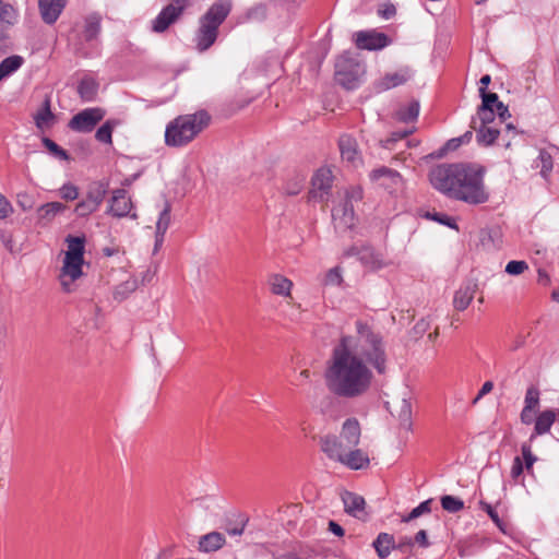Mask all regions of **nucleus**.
Returning <instances> with one entry per match:
<instances>
[{"mask_svg":"<svg viewBox=\"0 0 559 559\" xmlns=\"http://www.w3.org/2000/svg\"><path fill=\"white\" fill-rule=\"evenodd\" d=\"M396 13V9L392 3H384L378 9V14L385 20L393 17Z\"/></svg>","mask_w":559,"mask_h":559,"instance_id":"13d9d810","label":"nucleus"},{"mask_svg":"<svg viewBox=\"0 0 559 559\" xmlns=\"http://www.w3.org/2000/svg\"><path fill=\"white\" fill-rule=\"evenodd\" d=\"M369 462L370 461L367 453H365L362 450L349 449L340 463L344 464L350 469H362L369 465Z\"/></svg>","mask_w":559,"mask_h":559,"instance_id":"bb28decb","label":"nucleus"},{"mask_svg":"<svg viewBox=\"0 0 559 559\" xmlns=\"http://www.w3.org/2000/svg\"><path fill=\"white\" fill-rule=\"evenodd\" d=\"M539 390L535 386H530L526 390L524 399V407L520 414L521 423L531 425L534 421V416L539 408Z\"/></svg>","mask_w":559,"mask_h":559,"instance_id":"dca6fc26","label":"nucleus"},{"mask_svg":"<svg viewBox=\"0 0 559 559\" xmlns=\"http://www.w3.org/2000/svg\"><path fill=\"white\" fill-rule=\"evenodd\" d=\"M67 210V205L61 202H48L40 205L36 210V216L38 223L47 225L53 221V218L63 213Z\"/></svg>","mask_w":559,"mask_h":559,"instance_id":"5701e85b","label":"nucleus"},{"mask_svg":"<svg viewBox=\"0 0 559 559\" xmlns=\"http://www.w3.org/2000/svg\"><path fill=\"white\" fill-rule=\"evenodd\" d=\"M362 199V190L355 187L346 191L345 202L353 204V201H360Z\"/></svg>","mask_w":559,"mask_h":559,"instance_id":"680f3d73","label":"nucleus"},{"mask_svg":"<svg viewBox=\"0 0 559 559\" xmlns=\"http://www.w3.org/2000/svg\"><path fill=\"white\" fill-rule=\"evenodd\" d=\"M413 132H414V129H405L403 131H394L391 133V135L388 139L381 140L380 143H381L382 147H384L386 150H392L394 147L395 142L406 139Z\"/></svg>","mask_w":559,"mask_h":559,"instance_id":"c03bdc74","label":"nucleus"},{"mask_svg":"<svg viewBox=\"0 0 559 559\" xmlns=\"http://www.w3.org/2000/svg\"><path fill=\"white\" fill-rule=\"evenodd\" d=\"M108 191V183L105 181H95L91 183L87 188L85 199L88 200L94 206L99 209L103 201L106 198Z\"/></svg>","mask_w":559,"mask_h":559,"instance_id":"c756f323","label":"nucleus"},{"mask_svg":"<svg viewBox=\"0 0 559 559\" xmlns=\"http://www.w3.org/2000/svg\"><path fill=\"white\" fill-rule=\"evenodd\" d=\"M373 547L381 559L386 558L394 545V537L388 533H380L373 542Z\"/></svg>","mask_w":559,"mask_h":559,"instance_id":"473e14b6","label":"nucleus"},{"mask_svg":"<svg viewBox=\"0 0 559 559\" xmlns=\"http://www.w3.org/2000/svg\"><path fill=\"white\" fill-rule=\"evenodd\" d=\"M481 97V105L491 107L495 109V106L500 102L498 98V95L496 93H488L485 92L484 94H480Z\"/></svg>","mask_w":559,"mask_h":559,"instance_id":"bf43d9fd","label":"nucleus"},{"mask_svg":"<svg viewBox=\"0 0 559 559\" xmlns=\"http://www.w3.org/2000/svg\"><path fill=\"white\" fill-rule=\"evenodd\" d=\"M533 167L539 168V174L544 178H547L554 167L552 156L547 151L540 150L538 156L533 163Z\"/></svg>","mask_w":559,"mask_h":559,"instance_id":"e433bc0d","label":"nucleus"},{"mask_svg":"<svg viewBox=\"0 0 559 559\" xmlns=\"http://www.w3.org/2000/svg\"><path fill=\"white\" fill-rule=\"evenodd\" d=\"M225 537L222 533L211 532L201 536L199 548L204 552H212L221 549L225 545Z\"/></svg>","mask_w":559,"mask_h":559,"instance_id":"c85d7f7f","label":"nucleus"},{"mask_svg":"<svg viewBox=\"0 0 559 559\" xmlns=\"http://www.w3.org/2000/svg\"><path fill=\"white\" fill-rule=\"evenodd\" d=\"M493 389V383L491 381H486L480 390L478 391L477 395L474 397L473 400V404H477L485 395H487L488 393H490Z\"/></svg>","mask_w":559,"mask_h":559,"instance_id":"052dcab7","label":"nucleus"},{"mask_svg":"<svg viewBox=\"0 0 559 559\" xmlns=\"http://www.w3.org/2000/svg\"><path fill=\"white\" fill-rule=\"evenodd\" d=\"M43 144L56 157H59L60 159H68L69 158L67 152L62 147H60L56 142L50 140L49 138H44L43 139Z\"/></svg>","mask_w":559,"mask_h":559,"instance_id":"3c124183","label":"nucleus"},{"mask_svg":"<svg viewBox=\"0 0 559 559\" xmlns=\"http://www.w3.org/2000/svg\"><path fill=\"white\" fill-rule=\"evenodd\" d=\"M67 3L68 0H38L41 20L48 25L55 24L67 7Z\"/></svg>","mask_w":559,"mask_h":559,"instance_id":"4468645a","label":"nucleus"},{"mask_svg":"<svg viewBox=\"0 0 559 559\" xmlns=\"http://www.w3.org/2000/svg\"><path fill=\"white\" fill-rule=\"evenodd\" d=\"M477 289L478 284L475 281L468 280L464 282L454 294L453 307L457 311H464L465 309H467V307L474 299Z\"/></svg>","mask_w":559,"mask_h":559,"instance_id":"a211bd4d","label":"nucleus"},{"mask_svg":"<svg viewBox=\"0 0 559 559\" xmlns=\"http://www.w3.org/2000/svg\"><path fill=\"white\" fill-rule=\"evenodd\" d=\"M463 164H441L433 167L429 173V180L432 187L452 199Z\"/></svg>","mask_w":559,"mask_h":559,"instance_id":"423d86ee","label":"nucleus"},{"mask_svg":"<svg viewBox=\"0 0 559 559\" xmlns=\"http://www.w3.org/2000/svg\"><path fill=\"white\" fill-rule=\"evenodd\" d=\"M321 450L331 460L341 462L350 448H346V443L334 435H328L320 440Z\"/></svg>","mask_w":559,"mask_h":559,"instance_id":"ddd939ff","label":"nucleus"},{"mask_svg":"<svg viewBox=\"0 0 559 559\" xmlns=\"http://www.w3.org/2000/svg\"><path fill=\"white\" fill-rule=\"evenodd\" d=\"M370 179L379 182L391 194L402 191L404 187L401 174L385 166L373 169L370 173Z\"/></svg>","mask_w":559,"mask_h":559,"instance_id":"1a4fd4ad","label":"nucleus"},{"mask_svg":"<svg viewBox=\"0 0 559 559\" xmlns=\"http://www.w3.org/2000/svg\"><path fill=\"white\" fill-rule=\"evenodd\" d=\"M332 188V173L328 168H320L312 178V195L321 201L325 200Z\"/></svg>","mask_w":559,"mask_h":559,"instance_id":"6ab92c4d","label":"nucleus"},{"mask_svg":"<svg viewBox=\"0 0 559 559\" xmlns=\"http://www.w3.org/2000/svg\"><path fill=\"white\" fill-rule=\"evenodd\" d=\"M117 124L118 122L116 120H107L97 129L95 133V139L100 143L111 144L112 131Z\"/></svg>","mask_w":559,"mask_h":559,"instance_id":"ea45409f","label":"nucleus"},{"mask_svg":"<svg viewBox=\"0 0 559 559\" xmlns=\"http://www.w3.org/2000/svg\"><path fill=\"white\" fill-rule=\"evenodd\" d=\"M133 203L131 198L128 195L127 190L116 189L111 193V198L108 200V209L106 213L112 217L122 218L129 216L132 219L138 218V214L132 212Z\"/></svg>","mask_w":559,"mask_h":559,"instance_id":"0eeeda50","label":"nucleus"},{"mask_svg":"<svg viewBox=\"0 0 559 559\" xmlns=\"http://www.w3.org/2000/svg\"><path fill=\"white\" fill-rule=\"evenodd\" d=\"M556 420V412L552 409H546L539 413L536 417L534 416V433L531 436V440L536 436L547 433Z\"/></svg>","mask_w":559,"mask_h":559,"instance_id":"b1692460","label":"nucleus"},{"mask_svg":"<svg viewBox=\"0 0 559 559\" xmlns=\"http://www.w3.org/2000/svg\"><path fill=\"white\" fill-rule=\"evenodd\" d=\"M56 117L50 109V100L45 99L41 107L34 115V121L36 127L44 131L50 128L55 123Z\"/></svg>","mask_w":559,"mask_h":559,"instance_id":"cd10ccee","label":"nucleus"},{"mask_svg":"<svg viewBox=\"0 0 559 559\" xmlns=\"http://www.w3.org/2000/svg\"><path fill=\"white\" fill-rule=\"evenodd\" d=\"M340 438L346 443V448H355L360 440V425L359 421L352 417L347 418L343 425Z\"/></svg>","mask_w":559,"mask_h":559,"instance_id":"412c9836","label":"nucleus"},{"mask_svg":"<svg viewBox=\"0 0 559 559\" xmlns=\"http://www.w3.org/2000/svg\"><path fill=\"white\" fill-rule=\"evenodd\" d=\"M484 510L490 516V519L500 527V518L496 510L490 504H485Z\"/></svg>","mask_w":559,"mask_h":559,"instance_id":"338daca9","label":"nucleus"},{"mask_svg":"<svg viewBox=\"0 0 559 559\" xmlns=\"http://www.w3.org/2000/svg\"><path fill=\"white\" fill-rule=\"evenodd\" d=\"M19 11L11 3L0 0V23L12 26L17 22Z\"/></svg>","mask_w":559,"mask_h":559,"instance_id":"f704fd0d","label":"nucleus"},{"mask_svg":"<svg viewBox=\"0 0 559 559\" xmlns=\"http://www.w3.org/2000/svg\"><path fill=\"white\" fill-rule=\"evenodd\" d=\"M332 218L336 227L350 228L354 226V207L349 202H345L332 210Z\"/></svg>","mask_w":559,"mask_h":559,"instance_id":"4be33fe9","label":"nucleus"},{"mask_svg":"<svg viewBox=\"0 0 559 559\" xmlns=\"http://www.w3.org/2000/svg\"><path fill=\"white\" fill-rule=\"evenodd\" d=\"M523 460H524V467L530 473L533 468V465L536 461V456L533 455L531 447L528 444H523L521 448Z\"/></svg>","mask_w":559,"mask_h":559,"instance_id":"5fc2aeb1","label":"nucleus"},{"mask_svg":"<svg viewBox=\"0 0 559 559\" xmlns=\"http://www.w3.org/2000/svg\"><path fill=\"white\" fill-rule=\"evenodd\" d=\"M475 130L477 142L485 146L491 145L500 134L498 129L487 126H478Z\"/></svg>","mask_w":559,"mask_h":559,"instance_id":"c9c22d12","label":"nucleus"},{"mask_svg":"<svg viewBox=\"0 0 559 559\" xmlns=\"http://www.w3.org/2000/svg\"><path fill=\"white\" fill-rule=\"evenodd\" d=\"M170 212L171 206L168 202H166L156 222V231L166 234L171 221Z\"/></svg>","mask_w":559,"mask_h":559,"instance_id":"79ce46f5","label":"nucleus"},{"mask_svg":"<svg viewBox=\"0 0 559 559\" xmlns=\"http://www.w3.org/2000/svg\"><path fill=\"white\" fill-rule=\"evenodd\" d=\"M59 197L64 201H74L79 198V188L71 183L67 182L62 185L58 190Z\"/></svg>","mask_w":559,"mask_h":559,"instance_id":"49530a36","label":"nucleus"},{"mask_svg":"<svg viewBox=\"0 0 559 559\" xmlns=\"http://www.w3.org/2000/svg\"><path fill=\"white\" fill-rule=\"evenodd\" d=\"M104 116L105 110L99 107L83 109L71 118L69 128L76 132H91L103 120Z\"/></svg>","mask_w":559,"mask_h":559,"instance_id":"6e6552de","label":"nucleus"},{"mask_svg":"<svg viewBox=\"0 0 559 559\" xmlns=\"http://www.w3.org/2000/svg\"><path fill=\"white\" fill-rule=\"evenodd\" d=\"M496 111L491 107L480 105L477 110L476 117L472 120L473 129H477L478 126H487L495 120Z\"/></svg>","mask_w":559,"mask_h":559,"instance_id":"4c0bfd02","label":"nucleus"},{"mask_svg":"<svg viewBox=\"0 0 559 559\" xmlns=\"http://www.w3.org/2000/svg\"><path fill=\"white\" fill-rule=\"evenodd\" d=\"M185 4L175 3L174 0L167 4L152 21V31L155 33L165 32L173 23H175L183 13Z\"/></svg>","mask_w":559,"mask_h":559,"instance_id":"9b49d317","label":"nucleus"},{"mask_svg":"<svg viewBox=\"0 0 559 559\" xmlns=\"http://www.w3.org/2000/svg\"><path fill=\"white\" fill-rule=\"evenodd\" d=\"M231 8V0H217L200 17V25L195 34V45L199 51L207 50L215 43L218 28L229 15Z\"/></svg>","mask_w":559,"mask_h":559,"instance_id":"20e7f679","label":"nucleus"},{"mask_svg":"<svg viewBox=\"0 0 559 559\" xmlns=\"http://www.w3.org/2000/svg\"><path fill=\"white\" fill-rule=\"evenodd\" d=\"M415 542L421 547L427 548L429 546L427 532L425 530L418 531L415 535Z\"/></svg>","mask_w":559,"mask_h":559,"instance_id":"e2e57ef3","label":"nucleus"},{"mask_svg":"<svg viewBox=\"0 0 559 559\" xmlns=\"http://www.w3.org/2000/svg\"><path fill=\"white\" fill-rule=\"evenodd\" d=\"M431 500H426L420 502L416 508H414L406 516L402 519L403 522H411L417 518H419L423 514L429 513L431 511L430 509Z\"/></svg>","mask_w":559,"mask_h":559,"instance_id":"a18cd8bd","label":"nucleus"},{"mask_svg":"<svg viewBox=\"0 0 559 559\" xmlns=\"http://www.w3.org/2000/svg\"><path fill=\"white\" fill-rule=\"evenodd\" d=\"M441 507L450 513H456L464 508V502L457 497L447 495L441 498Z\"/></svg>","mask_w":559,"mask_h":559,"instance_id":"a19ab883","label":"nucleus"},{"mask_svg":"<svg viewBox=\"0 0 559 559\" xmlns=\"http://www.w3.org/2000/svg\"><path fill=\"white\" fill-rule=\"evenodd\" d=\"M68 250L64 258L84 259L85 238L78 236H68L66 239Z\"/></svg>","mask_w":559,"mask_h":559,"instance_id":"2f4dec72","label":"nucleus"},{"mask_svg":"<svg viewBox=\"0 0 559 559\" xmlns=\"http://www.w3.org/2000/svg\"><path fill=\"white\" fill-rule=\"evenodd\" d=\"M524 465H523V461L520 456H515L513 459V463H512V467H511V477L514 479V480H518L519 477L523 474V471H524Z\"/></svg>","mask_w":559,"mask_h":559,"instance_id":"4d7b16f0","label":"nucleus"},{"mask_svg":"<svg viewBox=\"0 0 559 559\" xmlns=\"http://www.w3.org/2000/svg\"><path fill=\"white\" fill-rule=\"evenodd\" d=\"M537 275H538L537 281H538V283L540 285H543V286L549 285L550 277H549L548 273L545 270L538 269Z\"/></svg>","mask_w":559,"mask_h":559,"instance_id":"774afa93","label":"nucleus"},{"mask_svg":"<svg viewBox=\"0 0 559 559\" xmlns=\"http://www.w3.org/2000/svg\"><path fill=\"white\" fill-rule=\"evenodd\" d=\"M211 121L205 110L180 115L169 121L165 129V144L169 147H183L191 143Z\"/></svg>","mask_w":559,"mask_h":559,"instance_id":"f03ea898","label":"nucleus"},{"mask_svg":"<svg viewBox=\"0 0 559 559\" xmlns=\"http://www.w3.org/2000/svg\"><path fill=\"white\" fill-rule=\"evenodd\" d=\"M100 32V23L97 20H88L84 28V37L86 40L95 39Z\"/></svg>","mask_w":559,"mask_h":559,"instance_id":"864d4df0","label":"nucleus"},{"mask_svg":"<svg viewBox=\"0 0 559 559\" xmlns=\"http://www.w3.org/2000/svg\"><path fill=\"white\" fill-rule=\"evenodd\" d=\"M271 292L274 295L292 297L293 282L281 274H272L267 280Z\"/></svg>","mask_w":559,"mask_h":559,"instance_id":"a878e982","label":"nucleus"},{"mask_svg":"<svg viewBox=\"0 0 559 559\" xmlns=\"http://www.w3.org/2000/svg\"><path fill=\"white\" fill-rule=\"evenodd\" d=\"M13 213V206L11 202L0 193V219L9 217Z\"/></svg>","mask_w":559,"mask_h":559,"instance_id":"6e6d98bb","label":"nucleus"},{"mask_svg":"<svg viewBox=\"0 0 559 559\" xmlns=\"http://www.w3.org/2000/svg\"><path fill=\"white\" fill-rule=\"evenodd\" d=\"M99 84L92 76H84L78 85V93L82 100L94 102L98 93Z\"/></svg>","mask_w":559,"mask_h":559,"instance_id":"7c9ffc66","label":"nucleus"},{"mask_svg":"<svg viewBox=\"0 0 559 559\" xmlns=\"http://www.w3.org/2000/svg\"><path fill=\"white\" fill-rule=\"evenodd\" d=\"M16 204L22 211L27 212L34 207L35 200L28 192L20 191L16 193Z\"/></svg>","mask_w":559,"mask_h":559,"instance_id":"09e8293b","label":"nucleus"},{"mask_svg":"<svg viewBox=\"0 0 559 559\" xmlns=\"http://www.w3.org/2000/svg\"><path fill=\"white\" fill-rule=\"evenodd\" d=\"M98 209L94 206L88 200L83 198L80 202L76 203L74 207V213L78 217H87L91 214L95 213Z\"/></svg>","mask_w":559,"mask_h":559,"instance_id":"de8ad7c7","label":"nucleus"},{"mask_svg":"<svg viewBox=\"0 0 559 559\" xmlns=\"http://www.w3.org/2000/svg\"><path fill=\"white\" fill-rule=\"evenodd\" d=\"M329 531L333 533L336 536H343L344 535V528L336 522L330 521L329 522Z\"/></svg>","mask_w":559,"mask_h":559,"instance_id":"69168bd1","label":"nucleus"},{"mask_svg":"<svg viewBox=\"0 0 559 559\" xmlns=\"http://www.w3.org/2000/svg\"><path fill=\"white\" fill-rule=\"evenodd\" d=\"M365 74V64L352 52H343L335 62V80L346 90L359 86Z\"/></svg>","mask_w":559,"mask_h":559,"instance_id":"39448f33","label":"nucleus"},{"mask_svg":"<svg viewBox=\"0 0 559 559\" xmlns=\"http://www.w3.org/2000/svg\"><path fill=\"white\" fill-rule=\"evenodd\" d=\"M338 147L343 160H346L354 166L360 163L361 158L357 148V142L353 136L343 134L338 140Z\"/></svg>","mask_w":559,"mask_h":559,"instance_id":"aec40b11","label":"nucleus"},{"mask_svg":"<svg viewBox=\"0 0 559 559\" xmlns=\"http://www.w3.org/2000/svg\"><path fill=\"white\" fill-rule=\"evenodd\" d=\"M484 175L483 167L464 163L452 199L469 205L486 203L490 194L485 186Z\"/></svg>","mask_w":559,"mask_h":559,"instance_id":"7ed1b4c3","label":"nucleus"},{"mask_svg":"<svg viewBox=\"0 0 559 559\" xmlns=\"http://www.w3.org/2000/svg\"><path fill=\"white\" fill-rule=\"evenodd\" d=\"M427 217L431 218L432 221L438 222L444 226H448L450 228H453L456 230L459 229L455 219L447 214H443L440 212H435V213H428Z\"/></svg>","mask_w":559,"mask_h":559,"instance_id":"8fccbe9b","label":"nucleus"},{"mask_svg":"<svg viewBox=\"0 0 559 559\" xmlns=\"http://www.w3.org/2000/svg\"><path fill=\"white\" fill-rule=\"evenodd\" d=\"M495 111L496 114L499 116V118L501 119V121H504L507 119V117H510V114H509V110H508V107L503 105V103L499 102L496 106H495Z\"/></svg>","mask_w":559,"mask_h":559,"instance_id":"0e129e2a","label":"nucleus"},{"mask_svg":"<svg viewBox=\"0 0 559 559\" xmlns=\"http://www.w3.org/2000/svg\"><path fill=\"white\" fill-rule=\"evenodd\" d=\"M83 263L84 259H63L59 281L66 293H71L73 290V283L83 275Z\"/></svg>","mask_w":559,"mask_h":559,"instance_id":"f8f14e48","label":"nucleus"},{"mask_svg":"<svg viewBox=\"0 0 559 559\" xmlns=\"http://www.w3.org/2000/svg\"><path fill=\"white\" fill-rule=\"evenodd\" d=\"M419 115V103L418 102H412L406 107L401 108L396 112V118L399 121L402 122H414L417 120Z\"/></svg>","mask_w":559,"mask_h":559,"instance_id":"58836bf2","label":"nucleus"},{"mask_svg":"<svg viewBox=\"0 0 559 559\" xmlns=\"http://www.w3.org/2000/svg\"><path fill=\"white\" fill-rule=\"evenodd\" d=\"M343 282L342 269L340 266H335L330 269L322 281L324 286H340Z\"/></svg>","mask_w":559,"mask_h":559,"instance_id":"37998d69","label":"nucleus"},{"mask_svg":"<svg viewBox=\"0 0 559 559\" xmlns=\"http://www.w3.org/2000/svg\"><path fill=\"white\" fill-rule=\"evenodd\" d=\"M354 41L361 50H380L391 44V39L384 33L377 31H359L354 35Z\"/></svg>","mask_w":559,"mask_h":559,"instance_id":"9d476101","label":"nucleus"},{"mask_svg":"<svg viewBox=\"0 0 559 559\" xmlns=\"http://www.w3.org/2000/svg\"><path fill=\"white\" fill-rule=\"evenodd\" d=\"M528 269V264L523 260H512L506 265V272L510 275H520Z\"/></svg>","mask_w":559,"mask_h":559,"instance_id":"603ef678","label":"nucleus"},{"mask_svg":"<svg viewBox=\"0 0 559 559\" xmlns=\"http://www.w3.org/2000/svg\"><path fill=\"white\" fill-rule=\"evenodd\" d=\"M355 335L341 336L324 370L329 391L348 400L366 395L372 386L374 371L384 374L389 362L382 334L361 320L355 322Z\"/></svg>","mask_w":559,"mask_h":559,"instance_id":"f257e3e1","label":"nucleus"},{"mask_svg":"<svg viewBox=\"0 0 559 559\" xmlns=\"http://www.w3.org/2000/svg\"><path fill=\"white\" fill-rule=\"evenodd\" d=\"M345 511L358 519L365 515V499L353 492H345L343 496Z\"/></svg>","mask_w":559,"mask_h":559,"instance_id":"393cba45","label":"nucleus"},{"mask_svg":"<svg viewBox=\"0 0 559 559\" xmlns=\"http://www.w3.org/2000/svg\"><path fill=\"white\" fill-rule=\"evenodd\" d=\"M347 255L357 254L360 262L371 269V270H380L385 267L389 263L384 260L383 255L379 252H376L370 247H364L360 250H357L356 248H352L348 252H346Z\"/></svg>","mask_w":559,"mask_h":559,"instance_id":"f3484780","label":"nucleus"},{"mask_svg":"<svg viewBox=\"0 0 559 559\" xmlns=\"http://www.w3.org/2000/svg\"><path fill=\"white\" fill-rule=\"evenodd\" d=\"M411 78V70L408 68H403L396 72L386 73L381 79L376 81L374 90L378 93H381L406 83Z\"/></svg>","mask_w":559,"mask_h":559,"instance_id":"2eb2a0df","label":"nucleus"},{"mask_svg":"<svg viewBox=\"0 0 559 559\" xmlns=\"http://www.w3.org/2000/svg\"><path fill=\"white\" fill-rule=\"evenodd\" d=\"M23 62V58L17 55L4 58L0 62V81L17 71L22 67Z\"/></svg>","mask_w":559,"mask_h":559,"instance_id":"72a5a7b5","label":"nucleus"}]
</instances>
